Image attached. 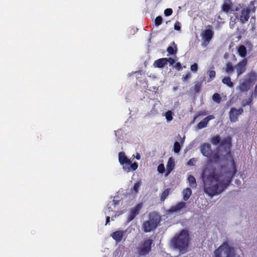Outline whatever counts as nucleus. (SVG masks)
Wrapping results in <instances>:
<instances>
[{
	"label": "nucleus",
	"mask_w": 257,
	"mask_h": 257,
	"mask_svg": "<svg viewBox=\"0 0 257 257\" xmlns=\"http://www.w3.org/2000/svg\"><path fill=\"white\" fill-rule=\"evenodd\" d=\"M231 168L227 169L225 165H220L218 169L212 166L205 167L201 177L203 182L204 191L211 197L219 194L224 191L231 182L237 172L235 162L231 159Z\"/></svg>",
	"instance_id": "f257e3e1"
},
{
	"label": "nucleus",
	"mask_w": 257,
	"mask_h": 257,
	"mask_svg": "<svg viewBox=\"0 0 257 257\" xmlns=\"http://www.w3.org/2000/svg\"><path fill=\"white\" fill-rule=\"evenodd\" d=\"M231 146V138L227 137L224 138L220 142V146L217 148V152L212 155L209 161L217 164L221 161L227 160L229 157H232L230 152Z\"/></svg>",
	"instance_id": "f03ea898"
},
{
	"label": "nucleus",
	"mask_w": 257,
	"mask_h": 257,
	"mask_svg": "<svg viewBox=\"0 0 257 257\" xmlns=\"http://www.w3.org/2000/svg\"><path fill=\"white\" fill-rule=\"evenodd\" d=\"M148 217V220L145 221L142 226L143 231L146 233L155 230L162 220L161 215L155 211L150 212Z\"/></svg>",
	"instance_id": "7ed1b4c3"
},
{
	"label": "nucleus",
	"mask_w": 257,
	"mask_h": 257,
	"mask_svg": "<svg viewBox=\"0 0 257 257\" xmlns=\"http://www.w3.org/2000/svg\"><path fill=\"white\" fill-rule=\"evenodd\" d=\"M189 236L187 230L182 229L179 234L176 235L172 240L174 248L180 251H186L188 246Z\"/></svg>",
	"instance_id": "20e7f679"
},
{
	"label": "nucleus",
	"mask_w": 257,
	"mask_h": 257,
	"mask_svg": "<svg viewBox=\"0 0 257 257\" xmlns=\"http://www.w3.org/2000/svg\"><path fill=\"white\" fill-rule=\"evenodd\" d=\"M154 245L153 239L150 237L145 238L138 243L135 253L138 257L146 256L151 251Z\"/></svg>",
	"instance_id": "39448f33"
},
{
	"label": "nucleus",
	"mask_w": 257,
	"mask_h": 257,
	"mask_svg": "<svg viewBox=\"0 0 257 257\" xmlns=\"http://www.w3.org/2000/svg\"><path fill=\"white\" fill-rule=\"evenodd\" d=\"M235 255L234 247L227 241L224 242L213 252V257H235Z\"/></svg>",
	"instance_id": "423d86ee"
},
{
	"label": "nucleus",
	"mask_w": 257,
	"mask_h": 257,
	"mask_svg": "<svg viewBox=\"0 0 257 257\" xmlns=\"http://www.w3.org/2000/svg\"><path fill=\"white\" fill-rule=\"evenodd\" d=\"M212 26L208 25L201 34L203 45L207 46L210 42L214 36Z\"/></svg>",
	"instance_id": "0eeeda50"
},
{
	"label": "nucleus",
	"mask_w": 257,
	"mask_h": 257,
	"mask_svg": "<svg viewBox=\"0 0 257 257\" xmlns=\"http://www.w3.org/2000/svg\"><path fill=\"white\" fill-rule=\"evenodd\" d=\"M235 13H234L235 17L240 21L241 24H244L248 21L249 18V14L248 11L245 8L240 9L236 8L235 10Z\"/></svg>",
	"instance_id": "6e6552de"
},
{
	"label": "nucleus",
	"mask_w": 257,
	"mask_h": 257,
	"mask_svg": "<svg viewBox=\"0 0 257 257\" xmlns=\"http://www.w3.org/2000/svg\"><path fill=\"white\" fill-rule=\"evenodd\" d=\"M118 161L122 166L123 169L126 172H129V169L127 166L131 164V161L127 158L123 152H119L118 154Z\"/></svg>",
	"instance_id": "1a4fd4ad"
},
{
	"label": "nucleus",
	"mask_w": 257,
	"mask_h": 257,
	"mask_svg": "<svg viewBox=\"0 0 257 257\" xmlns=\"http://www.w3.org/2000/svg\"><path fill=\"white\" fill-rule=\"evenodd\" d=\"M243 112L242 108L237 109L235 107H232L229 112V119L231 122H235L238 120V116Z\"/></svg>",
	"instance_id": "9d476101"
},
{
	"label": "nucleus",
	"mask_w": 257,
	"mask_h": 257,
	"mask_svg": "<svg viewBox=\"0 0 257 257\" xmlns=\"http://www.w3.org/2000/svg\"><path fill=\"white\" fill-rule=\"evenodd\" d=\"M142 207V204L140 203L131 208L130 213L127 219V222H131L136 217V216L139 213Z\"/></svg>",
	"instance_id": "9b49d317"
},
{
	"label": "nucleus",
	"mask_w": 257,
	"mask_h": 257,
	"mask_svg": "<svg viewBox=\"0 0 257 257\" xmlns=\"http://www.w3.org/2000/svg\"><path fill=\"white\" fill-rule=\"evenodd\" d=\"M247 63V61L246 58L243 59L242 61L238 63L235 66L237 76H239L243 74L246 70V66Z\"/></svg>",
	"instance_id": "f8f14e48"
},
{
	"label": "nucleus",
	"mask_w": 257,
	"mask_h": 257,
	"mask_svg": "<svg viewBox=\"0 0 257 257\" xmlns=\"http://www.w3.org/2000/svg\"><path fill=\"white\" fill-rule=\"evenodd\" d=\"M200 151L204 156L210 158L212 153L211 145L209 143H204L200 147Z\"/></svg>",
	"instance_id": "ddd939ff"
},
{
	"label": "nucleus",
	"mask_w": 257,
	"mask_h": 257,
	"mask_svg": "<svg viewBox=\"0 0 257 257\" xmlns=\"http://www.w3.org/2000/svg\"><path fill=\"white\" fill-rule=\"evenodd\" d=\"M186 207V203L184 202H180L176 204L175 205L172 206L169 209L170 213L178 212L182 209L185 208Z\"/></svg>",
	"instance_id": "4468645a"
},
{
	"label": "nucleus",
	"mask_w": 257,
	"mask_h": 257,
	"mask_svg": "<svg viewBox=\"0 0 257 257\" xmlns=\"http://www.w3.org/2000/svg\"><path fill=\"white\" fill-rule=\"evenodd\" d=\"M125 233V231L117 230L113 232L111 234V236L117 243H118L122 240Z\"/></svg>",
	"instance_id": "2eb2a0df"
},
{
	"label": "nucleus",
	"mask_w": 257,
	"mask_h": 257,
	"mask_svg": "<svg viewBox=\"0 0 257 257\" xmlns=\"http://www.w3.org/2000/svg\"><path fill=\"white\" fill-rule=\"evenodd\" d=\"M232 6L233 4L230 0H224L221 7V10L226 14H228L232 11Z\"/></svg>",
	"instance_id": "dca6fc26"
},
{
	"label": "nucleus",
	"mask_w": 257,
	"mask_h": 257,
	"mask_svg": "<svg viewBox=\"0 0 257 257\" xmlns=\"http://www.w3.org/2000/svg\"><path fill=\"white\" fill-rule=\"evenodd\" d=\"M214 118V116L213 115H210L204 119H203L200 122L197 124V128L198 129H202L207 126V124L209 120Z\"/></svg>",
	"instance_id": "f3484780"
},
{
	"label": "nucleus",
	"mask_w": 257,
	"mask_h": 257,
	"mask_svg": "<svg viewBox=\"0 0 257 257\" xmlns=\"http://www.w3.org/2000/svg\"><path fill=\"white\" fill-rule=\"evenodd\" d=\"M166 58H162L158 59L155 61L153 65L155 67L162 68L167 65Z\"/></svg>",
	"instance_id": "a211bd4d"
},
{
	"label": "nucleus",
	"mask_w": 257,
	"mask_h": 257,
	"mask_svg": "<svg viewBox=\"0 0 257 257\" xmlns=\"http://www.w3.org/2000/svg\"><path fill=\"white\" fill-rule=\"evenodd\" d=\"M251 85V81L250 80H244L240 83L239 88L240 91L242 92H246L249 89Z\"/></svg>",
	"instance_id": "6ab92c4d"
},
{
	"label": "nucleus",
	"mask_w": 257,
	"mask_h": 257,
	"mask_svg": "<svg viewBox=\"0 0 257 257\" xmlns=\"http://www.w3.org/2000/svg\"><path fill=\"white\" fill-rule=\"evenodd\" d=\"M175 163L173 159L171 157L169 159L167 164V170L168 174L170 173L174 168Z\"/></svg>",
	"instance_id": "aec40b11"
},
{
	"label": "nucleus",
	"mask_w": 257,
	"mask_h": 257,
	"mask_svg": "<svg viewBox=\"0 0 257 257\" xmlns=\"http://www.w3.org/2000/svg\"><path fill=\"white\" fill-rule=\"evenodd\" d=\"M183 199L187 201L189 199L192 194V190L190 188H187L183 190Z\"/></svg>",
	"instance_id": "412c9836"
},
{
	"label": "nucleus",
	"mask_w": 257,
	"mask_h": 257,
	"mask_svg": "<svg viewBox=\"0 0 257 257\" xmlns=\"http://www.w3.org/2000/svg\"><path fill=\"white\" fill-rule=\"evenodd\" d=\"M188 181L189 182L190 187L192 188H196L197 186V183L195 177L190 175L188 177Z\"/></svg>",
	"instance_id": "4be33fe9"
},
{
	"label": "nucleus",
	"mask_w": 257,
	"mask_h": 257,
	"mask_svg": "<svg viewBox=\"0 0 257 257\" xmlns=\"http://www.w3.org/2000/svg\"><path fill=\"white\" fill-rule=\"evenodd\" d=\"M238 53L241 57H244L246 55V49L244 45H240L238 48Z\"/></svg>",
	"instance_id": "5701e85b"
},
{
	"label": "nucleus",
	"mask_w": 257,
	"mask_h": 257,
	"mask_svg": "<svg viewBox=\"0 0 257 257\" xmlns=\"http://www.w3.org/2000/svg\"><path fill=\"white\" fill-rule=\"evenodd\" d=\"M202 82L197 81L194 82V91L195 93H198L202 87Z\"/></svg>",
	"instance_id": "b1692460"
},
{
	"label": "nucleus",
	"mask_w": 257,
	"mask_h": 257,
	"mask_svg": "<svg viewBox=\"0 0 257 257\" xmlns=\"http://www.w3.org/2000/svg\"><path fill=\"white\" fill-rule=\"evenodd\" d=\"M222 82L223 83L227 85L229 87H232L233 86V82H231V78L230 77H228V76L224 77L222 79Z\"/></svg>",
	"instance_id": "393cba45"
},
{
	"label": "nucleus",
	"mask_w": 257,
	"mask_h": 257,
	"mask_svg": "<svg viewBox=\"0 0 257 257\" xmlns=\"http://www.w3.org/2000/svg\"><path fill=\"white\" fill-rule=\"evenodd\" d=\"M221 141V138L219 135H216L213 136L211 139V142L213 145H218Z\"/></svg>",
	"instance_id": "a878e982"
},
{
	"label": "nucleus",
	"mask_w": 257,
	"mask_h": 257,
	"mask_svg": "<svg viewBox=\"0 0 257 257\" xmlns=\"http://www.w3.org/2000/svg\"><path fill=\"white\" fill-rule=\"evenodd\" d=\"M245 8L248 11L249 14L251 12L254 13L256 10V7L254 6V2L253 1L250 2L248 7H245Z\"/></svg>",
	"instance_id": "bb28decb"
},
{
	"label": "nucleus",
	"mask_w": 257,
	"mask_h": 257,
	"mask_svg": "<svg viewBox=\"0 0 257 257\" xmlns=\"http://www.w3.org/2000/svg\"><path fill=\"white\" fill-rule=\"evenodd\" d=\"M170 191V188H167L163 191L161 196V200L162 201H164L166 199L169 194Z\"/></svg>",
	"instance_id": "cd10ccee"
},
{
	"label": "nucleus",
	"mask_w": 257,
	"mask_h": 257,
	"mask_svg": "<svg viewBox=\"0 0 257 257\" xmlns=\"http://www.w3.org/2000/svg\"><path fill=\"white\" fill-rule=\"evenodd\" d=\"M141 181H138L134 184L132 190L133 192H134L135 194H137L139 192V189L141 186Z\"/></svg>",
	"instance_id": "c85d7f7f"
},
{
	"label": "nucleus",
	"mask_w": 257,
	"mask_h": 257,
	"mask_svg": "<svg viewBox=\"0 0 257 257\" xmlns=\"http://www.w3.org/2000/svg\"><path fill=\"white\" fill-rule=\"evenodd\" d=\"M212 99L214 102L219 103L221 100V98L219 94L215 93L212 96Z\"/></svg>",
	"instance_id": "c756f323"
},
{
	"label": "nucleus",
	"mask_w": 257,
	"mask_h": 257,
	"mask_svg": "<svg viewBox=\"0 0 257 257\" xmlns=\"http://www.w3.org/2000/svg\"><path fill=\"white\" fill-rule=\"evenodd\" d=\"M252 99L251 97H250L249 99L243 100L241 102V106L242 107H245L246 105H250L252 104Z\"/></svg>",
	"instance_id": "7c9ffc66"
},
{
	"label": "nucleus",
	"mask_w": 257,
	"mask_h": 257,
	"mask_svg": "<svg viewBox=\"0 0 257 257\" xmlns=\"http://www.w3.org/2000/svg\"><path fill=\"white\" fill-rule=\"evenodd\" d=\"M173 151L175 153H178L181 150V146L179 142H175L174 144Z\"/></svg>",
	"instance_id": "2f4dec72"
},
{
	"label": "nucleus",
	"mask_w": 257,
	"mask_h": 257,
	"mask_svg": "<svg viewBox=\"0 0 257 257\" xmlns=\"http://www.w3.org/2000/svg\"><path fill=\"white\" fill-rule=\"evenodd\" d=\"M127 168H128L129 172L132 170V171H135L137 169L138 167V164L137 162H134L133 164H130L128 166H127Z\"/></svg>",
	"instance_id": "473e14b6"
},
{
	"label": "nucleus",
	"mask_w": 257,
	"mask_h": 257,
	"mask_svg": "<svg viewBox=\"0 0 257 257\" xmlns=\"http://www.w3.org/2000/svg\"><path fill=\"white\" fill-rule=\"evenodd\" d=\"M165 117L168 121H170L173 119V112L171 110H168L165 113Z\"/></svg>",
	"instance_id": "72a5a7b5"
},
{
	"label": "nucleus",
	"mask_w": 257,
	"mask_h": 257,
	"mask_svg": "<svg viewBox=\"0 0 257 257\" xmlns=\"http://www.w3.org/2000/svg\"><path fill=\"white\" fill-rule=\"evenodd\" d=\"M208 75L209 78L208 80V82H210L215 78L216 76V72L214 70H210L208 72Z\"/></svg>",
	"instance_id": "f704fd0d"
},
{
	"label": "nucleus",
	"mask_w": 257,
	"mask_h": 257,
	"mask_svg": "<svg viewBox=\"0 0 257 257\" xmlns=\"http://www.w3.org/2000/svg\"><path fill=\"white\" fill-rule=\"evenodd\" d=\"M233 69L234 68L231 63L230 62H228L226 64V72L227 73L232 72L233 71Z\"/></svg>",
	"instance_id": "c9c22d12"
},
{
	"label": "nucleus",
	"mask_w": 257,
	"mask_h": 257,
	"mask_svg": "<svg viewBox=\"0 0 257 257\" xmlns=\"http://www.w3.org/2000/svg\"><path fill=\"white\" fill-rule=\"evenodd\" d=\"M163 22V19L161 16H158L155 20V24L156 26H160Z\"/></svg>",
	"instance_id": "e433bc0d"
},
{
	"label": "nucleus",
	"mask_w": 257,
	"mask_h": 257,
	"mask_svg": "<svg viewBox=\"0 0 257 257\" xmlns=\"http://www.w3.org/2000/svg\"><path fill=\"white\" fill-rule=\"evenodd\" d=\"M191 77V74L190 72H188L185 75H183L182 80L184 82H187Z\"/></svg>",
	"instance_id": "4c0bfd02"
},
{
	"label": "nucleus",
	"mask_w": 257,
	"mask_h": 257,
	"mask_svg": "<svg viewBox=\"0 0 257 257\" xmlns=\"http://www.w3.org/2000/svg\"><path fill=\"white\" fill-rule=\"evenodd\" d=\"M157 170L160 173H164L165 171L164 165L163 164H160L158 166Z\"/></svg>",
	"instance_id": "58836bf2"
},
{
	"label": "nucleus",
	"mask_w": 257,
	"mask_h": 257,
	"mask_svg": "<svg viewBox=\"0 0 257 257\" xmlns=\"http://www.w3.org/2000/svg\"><path fill=\"white\" fill-rule=\"evenodd\" d=\"M172 13L173 10L172 9L170 8L167 9L164 11V15H165V16L167 17L171 16L172 14Z\"/></svg>",
	"instance_id": "ea45409f"
},
{
	"label": "nucleus",
	"mask_w": 257,
	"mask_h": 257,
	"mask_svg": "<svg viewBox=\"0 0 257 257\" xmlns=\"http://www.w3.org/2000/svg\"><path fill=\"white\" fill-rule=\"evenodd\" d=\"M181 23L177 21L174 24V29L177 31H180L181 30Z\"/></svg>",
	"instance_id": "a19ab883"
},
{
	"label": "nucleus",
	"mask_w": 257,
	"mask_h": 257,
	"mask_svg": "<svg viewBox=\"0 0 257 257\" xmlns=\"http://www.w3.org/2000/svg\"><path fill=\"white\" fill-rule=\"evenodd\" d=\"M158 105L157 103L156 104H155L153 106V108L152 109V110H151V113L153 115H155V114H156L158 113V111L157 110V109H156V106Z\"/></svg>",
	"instance_id": "79ce46f5"
},
{
	"label": "nucleus",
	"mask_w": 257,
	"mask_h": 257,
	"mask_svg": "<svg viewBox=\"0 0 257 257\" xmlns=\"http://www.w3.org/2000/svg\"><path fill=\"white\" fill-rule=\"evenodd\" d=\"M174 67L177 71H180L182 69L181 64L180 62L176 63Z\"/></svg>",
	"instance_id": "37998d69"
},
{
	"label": "nucleus",
	"mask_w": 257,
	"mask_h": 257,
	"mask_svg": "<svg viewBox=\"0 0 257 257\" xmlns=\"http://www.w3.org/2000/svg\"><path fill=\"white\" fill-rule=\"evenodd\" d=\"M191 70L193 72H196L198 70V65L196 63H194L191 66Z\"/></svg>",
	"instance_id": "c03bdc74"
},
{
	"label": "nucleus",
	"mask_w": 257,
	"mask_h": 257,
	"mask_svg": "<svg viewBox=\"0 0 257 257\" xmlns=\"http://www.w3.org/2000/svg\"><path fill=\"white\" fill-rule=\"evenodd\" d=\"M196 162V160L195 158H192L189 160V161L187 162V165L188 166H194L195 165V163Z\"/></svg>",
	"instance_id": "a18cd8bd"
},
{
	"label": "nucleus",
	"mask_w": 257,
	"mask_h": 257,
	"mask_svg": "<svg viewBox=\"0 0 257 257\" xmlns=\"http://www.w3.org/2000/svg\"><path fill=\"white\" fill-rule=\"evenodd\" d=\"M167 59V64L169 62L171 65H173L175 63V61L174 59L172 58H166Z\"/></svg>",
	"instance_id": "49530a36"
},
{
	"label": "nucleus",
	"mask_w": 257,
	"mask_h": 257,
	"mask_svg": "<svg viewBox=\"0 0 257 257\" xmlns=\"http://www.w3.org/2000/svg\"><path fill=\"white\" fill-rule=\"evenodd\" d=\"M167 50V52L171 55L175 54L174 49L172 46L168 47Z\"/></svg>",
	"instance_id": "de8ad7c7"
},
{
	"label": "nucleus",
	"mask_w": 257,
	"mask_h": 257,
	"mask_svg": "<svg viewBox=\"0 0 257 257\" xmlns=\"http://www.w3.org/2000/svg\"><path fill=\"white\" fill-rule=\"evenodd\" d=\"M119 201L118 200H113L112 204H111V205H113L114 207H116L119 204Z\"/></svg>",
	"instance_id": "09e8293b"
},
{
	"label": "nucleus",
	"mask_w": 257,
	"mask_h": 257,
	"mask_svg": "<svg viewBox=\"0 0 257 257\" xmlns=\"http://www.w3.org/2000/svg\"><path fill=\"white\" fill-rule=\"evenodd\" d=\"M206 115V112H204V111H200L199 112L197 115H196L195 117H194V119H196L197 117H198V116H200V115Z\"/></svg>",
	"instance_id": "8fccbe9b"
},
{
	"label": "nucleus",
	"mask_w": 257,
	"mask_h": 257,
	"mask_svg": "<svg viewBox=\"0 0 257 257\" xmlns=\"http://www.w3.org/2000/svg\"><path fill=\"white\" fill-rule=\"evenodd\" d=\"M177 138H180V142L182 144H183L185 140V137H184L183 138H181V136L179 134L177 136Z\"/></svg>",
	"instance_id": "3c124183"
},
{
	"label": "nucleus",
	"mask_w": 257,
	"mask_h": 257,
	"mask_svg": "<svg viewBox=\"0 0 257 257\" xmlns=\"http://www.w3.org/2000/svg\"><path fill=\"white\" fill-rule=\"evenodd\" d=\"M111 203H108V204L107 205V210L109 212L112 211V210L111 209Z\"/></svg>",
	"instance_id": "603ef678"
},
{
	"label": "nucleus",
	"mask_w": 257,
	"mask_h": 257,
	"mask_svg": "<svg viewBox=\"0 0 257 257\" xmlns=\"http://www.w3.org/2000/svg\"><path fill=\"white\" fill-rule=\"evenodd\" d=\"M110 221V217L109 216H107L106 217V223H105V225H107Z\"/></svg>",
	"instance_id": "864d4df0"
},
{
	"label": "nucleus",
	"mask_w": 257,
	"mask_h": 257,
	"mask_svg": "<svg viewBox=\"0 0 257 257\" xmlns=\"http://www.w3.org/2000/svg\"><path fill=\"white\" fill-rule=\"evenodd\" d=\"M140 158H141V157H140V154H137V155L136 156V159H137V160H140Z\"/></svg>",
	"instance_id": "5fc2aeb1"
},
{
	"label": "nucleus",
	"mask_w": 257,
	"mask_h": 257,
	"mask_svg": "<svg viewBox=\"0 0 257 257\" xmlns=\"http://www.w3.org/2000/svg\"><path fill=\"white\" fill-rule=\"evenodd\" d=\"M254 92L256 94H257V84L255 85L254 88Z\"/></svg>",
	"instance_id": "6e6d98bb"
},
{
	"label": "nucleus",
	"mask_w": 257,
	"mask_h": 257,
	"mask_svg": "<svg viewBox=\"0 0 257 257\" xmlns=\"http://www.w3.org/2000/svg\"><path fill=\"white\" fill-rule=\"evenodd\" d=\"M238 182H239V183H240V181H239V180H236V183H238Z\"/></svg>",
	"instance_id": "4d7b16f0"
}]
</instances>
